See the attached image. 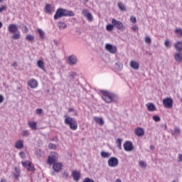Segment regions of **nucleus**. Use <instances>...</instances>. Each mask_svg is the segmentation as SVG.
Wrapping results in <instances>:
<instances>
[{"instance_id":"e2e57ef3","label":"nucleus","mask_w":182,"mask_h":182,"mask_svg":"<svg viewBox=\"0 0 182 182\" xmlns=\"http://www.w3.org/2000/svg\"><path fill=\"white\" fill-rule=\"evenodd\" d=\"M115 182H122V180L117 178V179H116Z\"/></svg>"},{"instance_id":"8fccbe9b","label":"nucleus","mask_w":182,"mask_h":182,"mask_svg":"<svg viewBox=\"0 0 182 182\" xmlns=\"http://www.w3.org/2000/svg\"><path fill=\"white\" fill-rule=\"evenodd\" d=\"M165 46H166V48H171V46L170 45V41H169L168 40H166V41H165Z\"/></svg>"},{"instance_id":"f257e3e1","label":"nucleus","mask_w":182,"mask_h":182,"mask_svg":"<svg viewBox=\"0 0 182 182\" xmlns=\"http://www.w3.org/2000/svg\"><path fill=\"white\" fill-rule=\"evenodd\" d=\"M63 16H75V13L73 11L60 8L57 9L54 15V19L58 21V19H60Z\"/></svg>"},{"instance_id":"5fc2aeb1","label":"nucleus","mask_w":182,"mask_h":182,"mask_svg":"<svg viewBox=\"0 0 182 182\" xmlns=\"http://www.w3.org/2000/svg\"><path fill=\"white\" fill-rule=\"evenodd\" d=\"M130 21L132 22V23H136V17L131 16L130 17Z\"/></svg>"},{"instance_id":"1a4fd4ad","label":"nucleus","mask_w":182,"mask_h":182,"mask_svg":"<svg viewBox=\"0 0 182 182\" xmlns=\"http://www.w3.org/2000/svg\"><path fill=\"white\" fill-rule=\"evenodd\" d=\"M105 49H106V50L109 52V53H116V52H117V48H116V46H114L112 44H109V43L106 44Z\"/></svg>"},{"instance_id":"603ef678","label":"nucleus","mask_w":182,"mask_h":182,"mask_svg":"<svg viewBox=\"0 0 182 182\" xmlns=\"http://www.w3.org/2000/svg\"><path fill=\"white\" fill-rule=\"evenodd\" d=\"M82 182H95L93 179H90V178H85Z\"/></svg>"},{"instance_id":"393cba45","label":"nucleus","mask_w":182,"mask_h":182,"mask_svg":"<svg viewBox=\"0 0 182 182\" xmlns=\"http://www.w3.org/2000/svg\"><path fill=\"white\" fill-rule=\"evenodd\" d=\"M37 32L39 34L40 39L43 41L45 39V31L41 28H38Z\"/></svg>"},{"instance_id":"3c124183","label":"nucleus","mask_w":182,"mask_h":182,"mask_svg":"<svg viewBox=\"0 0 182 182\" xmlns=\"http://www.w3.org/2000/svg\"><path fill=\"white\" fill-rule=\"evenodd\" d=\"M75 76H76V73H70V79H75Z\"/></svg>"},{"instance_id":"cd10ccee","label":"nucleus","mask_w":182,"mask_h":182,"mask_svg":"<svg viewBox=\"0 0 182 182\" xmlns=\"http://www.w3.org/2000/svg\"><path fill=\"white\" fill-rule=\"evenodd\" d=\"M46 14H52V6L50 4H46L45 6Z\"/></svg>"},{"instance_id":"e433bc0d","label":"nucleus","mask_w":182,"mask_h":182,"mask_svg":"<svg viewBox=\"0 0 182 182\" xmlns=\"http://www.w3.org/2000/svg\"><path fill=\"white\" fill-rule=\"evenodd\" d=\"M180 129L176 127L172 132H171V134H173V135H176V134H180Z\"/></svg>"},{"instance_id":"2eb2a0df","label":"nucleus","mask_w":182,"mask_h":182,"mask_svg":"<svg viewBox=\"0 0 182 182\" xmlns=\"http://www.w3.org/2000/svg\"><path fill=\"white\" fill-rule=\"evenodd\" d=\"M173 58L178 63H180L182 62V52H178L175 53L173 55Z\"/></svg>"},{"instance_id":"0eeeda50","label":"nucleus","mask_w":182,"mask_h":182,"mask_svg":"<svg viewBox=\"0 0 182 182\" xmlns=\"http://www.w3.org/2000/svg\"><path fill=\"white\" fill-rule=\"evenodd\" d=\"M67 63L70 66H75L77 63V58L73 55L68 56Z\"/></svg>"},{"instance_id":"f8f14e48","label":"nucleus","mask_w":182,"mask_h":182,"mask_svg":"<svg viewBox=\"0 0 182 182\" xmlns=\"http://www.w3.org/2000/svg\"><path fill=\"white\" fill-rule=\"evenodd\" d=\"M134 134L138 137H143L144 136V129L141 127H137L134 129Z\"/></svg>"},{"instance_id":"9d476101","label":"nucleus","mask_w":182,"mask_h":182,"mask_svg":"<svg viewBox=\"0 0 182 182\" xmlns=\"http://www.w3.org/2000/svg\"><path fill=\"white\" fill-rule=\"evenodd\" d=\"M82 15H84V16H86L87 19H88L90 22H92L93 21V16H92V13L89 12V10L84 9L82 10Z\"/></svg>"},{"instance_id":"6e6d98bb","label":"nucleus","mask_w":182,"mask_h":182,"mask_svg":"<svg viewBox=\"0 0 182 182\" xmlns=\"http://www.w3.org/2000/svg\"><path fill=\"white\" fill-rule=\"evenodd\" d=\"M139 30V26H137L136 25L133 26L132 27V31H134V32H136V31Z\"/></svg>"},{"instance_id":"4468645a","label":"nucleus","mask_w":182,"mask_h":182,"mask_svg":"<svg viewBox=\"0 0 182 182\" xmlns=\"http://www.w3.org/2000/svg\"><path fill=\"white\" fill-rule=\"evenodd\" d=\"M8 31L11 33H16V32H18V26L16 24H10L8 26Z\"/></svg>"},{"instance_id":"f704fd0d","label":"nucleus","mask_w":182,"mask_h":182,"mask_svg":"<svg viewBox=\"0 0 182 182\" xmlns=\"http://www.w3.org/2000/svg\"><path fill=\"white\" fill-rule=\"evenodd\" d=\"M28 171H34L35 167L33 166V164H32V162H30V164L28 165L27 168Z\"/></svg>"},{"instance_id":"a18cd8bd","label":"nucleus","mask_w":182,"mask_h":182,"mask_svg":"<svg viewBox=\"0 0 182 182\" xmlns=\"http://www.w3.org/2000/svg\"><path fill=\"white\" fill-rule=\"evenodd\" d=\"M23 32L24 33H28V32H29V29L28 28V27L26 26H23Z\"/></svg>"},{"instance_id":"aec40b11","label":"nucleus","mask_w":182,"mask_h":182,"mask_svg":"<svg viewBox=\"0 0 182 182\" xmlns=\"http://www.w3.org/2000/svg\"><path fill=\"white\" fill-rule=\"evenodd\" d=\"M14 176V178H16V180H18L19 178V176H21V168L18 167H15Z\"/></svg>"},{"instance_id":"69168bd1","label":"nucleus","mask_w":182,"mask_h":182,"mask_svg":"<svg viewBox=\"0 0 182 182\" xmlns=\"http://www.w3.org/2000/svg\"><path fill=\"white\" fill-rule=\"evenodd\" d=\"M2 28V22L0 21V29Z\"/></svg>"},{"instance_id":"a19ab883","label":"nucleus","mask_w":182,"mask_h":182,"mask_svg":"<svg viewBox=\"0 0 182 182\" xmlns=\"http://www.w3.org/2000/svg\"><path fill=\"white\" fill-rule=\"evenodd\" d=\"M68 176H69V172L66 171H64L63 174H62L63 178H68Z\"/></svg>"},{"instance_id":"5701e85b","label":"nucleus","mask_w":182,"mask_h":182,"mask_svg":"<svg viewBox=\"0 0 182 182\" xmlns=\"http://www.w3.org/2000/svg\"><path fill=\"white\" fill-rule=\"evenodd\" d=\"M174 47L176 49L177 52H182V42L178 41L174 44Z\"/></svg>"},{"instance_id":"412c9836","label":"nucleus","mask_w":182,"mask_h":182,"mask_svg":"<svg viewBox=\"0 0 182 182\" xmlns=\"http://www.w3.org/2000/svg\"><path fill=\"white\" fill-rule=\"evenodd\" d=\"M146 107L149 110V112H156L157 109L156 108V105L150 102L146 104Z\"/></svg>"},{"instance_id":"052dcab7","label":"nucleus","mask_w":182,"mask_h":182,"mask_svg":"<svg viewBox=\"0 0 182 182\" xmlns=\"http://www.w3.org/2000/svg\"><path fill=\"white\" fill-rule=\"evenodd\" d=\"M53 43H54V45H55L56 46H58V42L56 40H54V41H53Z\"/></svg>"},{"instance_id":"39448f33","label":"nucleus","mask_w":182,"mask_h":182,"mask_svg":"<svg viewBox=\"0 0 182 182\" xmlns=\"http://www.w3.org/2000/svg\"><path fill=\"white\" fill-rule=\"evenodd\" d=\"M107 163L109 167H117V166H119V159L114 156H112L109 158Z\"/></svg>"},{"instance_id":"7c9ffc66","label":"nucleus","mask_w":182,"mask_h":182,"mask_svg":"<svg viewBox=\"0 0 182 182\" xmlns=\"http://www.w3.org/2000/svg\"><path fill=\"white\" fill-rule=\"evenodd\" d=\"M114 68L117 70H122V69H123V64L120 62H117L115 63Z\"/></svg>"},{"instance_id":"09e8293b","label":"nucleus","mask_w":182,"mask_h":182,"mask_svg":"<svg viewBox=\"0 0 182 182\" xmlns=\"http://www.w3.org/2000/svg\"><path fill=\"white\" fill-rule=\"evenodd\" d=\"M153 119L155 122H160V117H159L158 115H155V116L153 117Z\"/></svg>"},{"instance_id":"bb28decb","label":"nucleus","mask_w":182,"mask_h":182,"mask_svg":"<svg viewBox=\"0 0 182 182\" xmlns=\"http://www.w3.org/2000/svg\"><path fill=\"white\" fill-rule=\"evenodd\" d=\"M58 26L59 29H66L68 28V25H66L65 23L63 21L58 22Z\"/></svg>"},{"instance_id":"f03ea898","label":"nucleus","mask_w":182,"mask_h":182,"mask_svg":"<svg viewBox=\"0 0 182 182\" xmlns=\"http://www.w3.org/2000/svg\"><path fill=\"white\" fill-rule=\"evenodd\" d=\"M102 99L106 103H112V102H117L119 97H117L116 94L105 92L102 95Z\"/></svg>"},{"instance_id":"dca6fc26","label":"nucleus","mask_w":182,"mask_h":182,"mask_svg":"<svg viewBox=\"0 0 182 182\" xmlns=\"http://www.w3.org/2000/svg\"><path fill=\"white\" fill-rule=\"evenodd\" d=\"M14 147L17 149V150H22L23 149V140H18L16 141Z\"/></svg>"},{"instance_id":"c9c22d12","label":"nucleus","mask_w":182,"mask_h":182,"mask_svg":"<svg viewBox=\"0 0 182 182\" xmlns=\"http://www.w3.org/2000/svg\"><path fill=\"white\" fill-rule=\"evenodd\" d=\"M29 134H31V133L28 130H24L21 132V136H23V137H28Z\"/></svg>"},{"instance_id":"58836bf2","label":"nucleus","mask_w":182,"mask_h":182,"mask_svg":"<svg viewBox=\"0 0 182 182\" xmlns=\"http://www.w3.org/2000/svg\"><path fill=\"white\" fill-rule=\"evenodd\" d=\"M139 164L140 167H142L144 168H146V167H147V164H146V162H144V161H139Z\"/></svg>"},{"instance_id":"79ce46f5","label":"nucleus","mask_w":182,"mask_h":182,"mask_svg":"<svg viewBox=\"0 0 182 182\" xmlns=\"http://www.w3.org/2000/svg\"><path fill=\"white\" fill-rule=\"evenodd\" d=\"M48 149L51 150H55L56 149V145L55 144L50 143L48 145Z\"/></svg>"},{"instance_id":"a878e982","label":"nucleus","mask_w":182,"mask_h":182,"mask_svg":"<svg viewBox=\"0 0 182 182\" xmlns=\"http://www.w3.org/2000/svg\"><path fill=\"white\" fill-rule=\"evenodd\" d=\"M112 156V154H110L109 152H106L105 151H102L101 152V157H102V159H109V157H110Z\"/></svg>"},{"instance_id":"9b49d317","label":"nucleus","mask_w":182,"mask_h":182,"mask_svg":"<svg viewBox=\"0 0 182 182\" xmlns=\"http://www.w3.org/2000/svg\"><path fill=\"white\" fill-rule=\"evenodd\" d=\"M58 161V156L56 154H53L51 156H48L47 163L48 164H53V163H56Z\"/></svg>"},{"instance_id":"de8ad7c7","label":"nucleus","mask_w":182,"mask_h":182,"mask_svg":"<svg viewBox=\"0 0 182 182\" xmlns=\"http://www.w3.org/2000/svg\"><path fill=\"white\" fill-rule=\"evenodd\" d=\"M145 42L146 43H151V38H150L149 36H146L145 38Z\"/></svg>"},{"instance_id":"c756f323","label":"nucleus","mask_w":182,"mask_h":182,"mask_svg":"<svg viewBox=\"0 0 182 182\" xmlns=\"http://www.w3.org/2000/svg\"><path fill=\"white\" fill-rule=\"evenodd\" d=\"M37 65L40 68V69L45 70V63H43V60H38L37 62Z\"/></svg>"},{"instance_id":"473e14b6","label":"nucleus","mask_w":182,"mask_h":182,"mask_svg":"<svg viewBox=\"0 0 182 182\" xmlns=\"http://www.w3.org/2000/svg\"><path fill=\"white\" fill-rule=\"evenodd\" d=\"M118 8H119V10H121L122 11H126V6L122 2L118 3Z\"/></svg>"},{"instance_id":"72a5a7b5","label":"nucleus","mask_w":182,"mask_h":182,"mask_svg":"<svg viewBox=\"0 0 182 182\" xmlns=\"http://www.w3.org/2000/svg\"><path fill=\"white\" fill-rule=\"evenodd\" d=\"M21 164L23 165V167L28 168V167L31 164V161H21Z\"/></svg>"},{"instance_id":"2f4dec72","label":"nucleus","mask_w":182,"mask_h":182,"mask_svg":"<svg viewBox=\"0 0 182 182\" xmlns=\"http://www.w3.org/2000/svg\"><path fill=\"white\" fill-rule=\"evenodd\" d=\"M26 41H28V42H31V43H33V41H35V37L32 35H28L26 37Z\"/></svg>"},{"instance_id":"a211bd4d","label":"nucleus","mask_w":182,"mask_h":182,"mask_svg":"<svg viewBox=\"0 0 182 182\" xmlns=\"http://www.w3.org/2000/svg\"><path fill=\"white\" fill-rule=\"evenodd\" d=\"M72 176L75 181H79V178H80V172L77 171H74L72 173Z\"/></svg>"},{"instance_id":"c85d7f7f","label":"nucleus","mask_w":182,"mask_h":182,"mask_svg":"<svg viewBox=\"0 0 182 182\" xmlns=\"http://www.w3.org/2000/svg\"><path fill=\"white\" fill-rule=\"evenodd\" d=\"M11 39H14V41L21 39V33H19V31H18V33H14L11 36Z\"/></svg>"},{"instance_id":"37998d69","label":"nucleus","mask_w":182,"mask_h":182,"mask_svg":"<svg viewBox=\"0 0 182 182\" xmlns=\"http://www.w3.org/2000/svg\"><path fill=\"white\" fill-rule=\"evenodd\" d=\"M36 114H42V113H43V109H42V108H38L36 110Z\"/></svg>"},{"instance_id":"20e7f679","label":"nucleus","mask_w":182,"mask_h":182,"mask_svg":"<svg viewBox=\"0 0 182 182\" xmlns=\"http://www.w3.org/2000/svg\"><path fill=\"white\" fill-rule=\"evenodd\" d=\"M112 23L117 29H119V31H124L126 29L123 25V23H122L120 21L116 20L115 18L112 19Z\"/></svg>"},{"instance_id":"f3484780","label":"nucleus","mask_w":182,"mask_h":182,"mask_svg":"<svg viewBox=\"0 0 182 182\" xmlns=\"http://www.w3.org/2000/svg\"><path fill=\"white\" fill-rule=\"evenodd\" d=\"M130 68L134 69V70H139L140 65L137 63V61L132 60L130 62Z\"/></svg>"},{"instance_id":"680f3d73","label":"nucleus","mask_w":182,"mask_h":182,"mask_svg":"<svg viewBox=\"0 0 182 182\" xmlns=\"http://www.w3.org/2000/svg\"><path fill=\"white\" fill-rule=\"evenodd\" d=\"M68 111L72 112H75V109L74 108H69Z\"/></svg>"},{"instance_id":"0e129e2a","label":"nucleus","mask_w":182,"mask_h":182,"mask_svg":"<svg viewBox=\"0 0 182 182\" xmlns=\"http://www.w3.org/2000/svg\"><path fill=\"white\" fill-rule=\"evenodd\" d=\"M0 182H6L5 179H1Z\"/></svg>"},{"instance_id":"ddd939ff","label":"nucleus","mask_w":182,"mask_h":182,"mask_svg":"<svg viewBox=\"0 0 182 182\" xmlns=\"http://www.w3.org/2000/svg\"><path fill=\"white\" fill-rule=\"evenodd\" d=\"M62 167H63V165L61 163H54L53 165V169L56 173H59L62 170Z\"/></svg>"},{"instance_id":"864d4df0","label":"nucleus","mask_w":182,"mask_h":182,"mask_svg":"<svg viewBox=\"0 0 182 182\" xmlns=\"http://www.w3.org/2000/svg\"><path fill=\"white\" fill-rule=\"evenodd\" d=\"M6 6H2L1 7H0V13L4 12V11H6Z\"/></svg>"},{"instance_id":"423d86ee","label":"nucleus","mask_w":182,"mask_h":182,"mask_svg":"<svg viewBox=\"0 0 182 182\" xmlns=\"http://www.w3.org/2000/svg\"><path fill=\"white\" fill-rule=\"evenodd\" d=\"M163 105L166 109H171L173 107V99L171 97H166L163 100Z\"/></svg>"},{"instance_id":"49530a36","label":"nucleus","mask_w":182,"mask_h":182,"mask_svg":"<svg viewBox=\"0 0 182 182\" xmlns=\"http://www.w3.org/2000/svg\"><path fill=\"white\" fill-rule=\"evenodd\" d=\"M175 33H179L180 36L182 37V29L181 28L176 29Z\"/></svg>"},{"instance_id":"7ed1b4c3","label":"nucleus","mask_w":182,"mask_h":182,"mask_svg":"<svg viewBox=\"0 0 182 182\" xmlns=\"http://www.w3.org/2000/svg\"><path fill=\"white\" fill-rule=\"evenodd\" d=\"M64 123L67 126H69L71 130H77V122H76V119H75V118L65 116Z\"/></svg>"},{"instance_id":"b1692460","label":"nucleus","mask_w":182,"mask_h":182,"mask_svg":"<svg viewBox=\"0 0 182 182\" xmlns=\"http://www.w3.org/2000/svg\"><path fill=\"white\" fill-rule=\"evenodd\" d=\"M28 124L31 130H36L38 124L36 122H28Z\"/></svg>"},{"instance_id":"4be33fe9","label":"nucleus","mask_w":182,"mask_h":182,"mask_svg":"<svg viewBox=\"0 0 182 182\" xmlns=\"http://www.w3.org/2000/svg\"><path fill=\"white\" fill-rule=\"evenodd\" d=\"M28 85L31 89H35V87H38V81H36V80H30L28 81Z\"/></svg>"},{"instance_id":"6e6552de","label":"nucleus","mask_w":182,"mask_h":182,"mask_svg":"<svg viewBox=\"0 0 182 182\" xmlns=\"http://www.w3.org/2000/svg\"><path fill=\"white\" fill-rule=\"evenodd\" d=\"M123 147L125 151H132L133 149H134L133 144L129 141H127L124 143Z\"/></svg>"},{"instance_id":"338daca9","label":"nucleus","mask_w":182,"mask_h":182,"mask_svg":"<svg viewBox=\"0 0 182 182\" xmlns=\"http://www.w3.org/2000/svg\"><path fill=\"white\" fill-rule=\"evenodd\" d=\"M150 149H154V146H150Z\"/></svg>"},{"instance_id":"ea45409f","label":"nucleus","mask_w":182,"mask_h":182,"mask_svg":"<svg viewBox=\"0 0 182 182\" xmlns=\"http://www.w3.org/2000/svg\"><path fill=\"white\" fill-rule=\"evenodd\" d=\"M117 147L119 150H122V139H117Z\"/></svg>"},{"instance_id":"6ab92c4d","label":"nucleus","mask_w":182,"mask_h":182,"mask_svg":"<svg viewBox=\"0 0 182 182\" xmlns=\"http://www.w3.org/2000/svg\"><path fill=\"white\" fill-rule=\"evenodd\" d=\"M94 120L99 124V126H103L105 124V120H103V118L102 117H94Z\"/></svg>"},{"instance_id":"4c0bfd02","label":"nucleus","mask_w":182,"mask_h":182,"mask_svg":"<svg viewBox=\"0 0 182 182\" xmlns=\"http://www.w3.org/2000/svg\"><path fill=\"white\" fill-rule=\"evenodd\" d=\"M113 28H114V25H113V23H112V24H108V25H107V26H106L107 31H113Z\"/></svg>"},{"instance_id":"774afa93","label":"nucleus","mask_w":182,"mask_h":182,"mask_svg":"<svg viewBox=\"0 0 182 182\" xmlns=\"http://www.w3.org/2000/svg\"><path fill=\"white\" fill-rule=\"evenodd\" d=\"M85 2H89V0H84Z\"/></svg>"},{"instance_id":"13d9d810","label":"nucleus","mask_w":182,"mask_h":182,"mask_svg":"<svg viewBox=\"0 0 182 182\" xmlns=\"http://www.w3.org/2000/svg\"><path fill=\"white\" fill-rule=\"evenodd\" d=\"M12 66H14V68H18V63L15 62L14 63L12 64Z\"/></svg>"},{"instance_id":"bf43d9fd","label":"nucleus","mask_w":182,"mask_h":182,"mask_svg":"<svg viewBox=\"0 0 182 182\" xmlns=\"http://www.w3.org/2000/svg\"><path fill=\"white\" fill-rule=\"evenodd\" d=\"M4 102V96L0 95V103H2Z\"/></svg>"},{"instance_id":"4d7b16f0","label":"nucleus","mask_w":182,"mask_h":182,"mask_svg":"<svg viewBox=\"0 0 182 182\" xmlns=\"http://www.w3.org/2000/svg\"><path fill=\"white\" fill-rule=\"evenodd\" d=\"M178 161H182V154H181L178 155Z\"/></svg>"},{"instance_id":"c03bdc74","label":"nucleus","mask_w":182,"mask_h":182,"mask_svg":"<svg viewBox=\"0 0 182 182\" xmlns=\"http://www.w3.org/2000/svg\"><path fill=\"white\" fill-rule=\"evenodd\" d=\"M19 156L21 159H25V157H26V154H25L23 151H21L19 152Z\"/></svg>"}]
</instances>
